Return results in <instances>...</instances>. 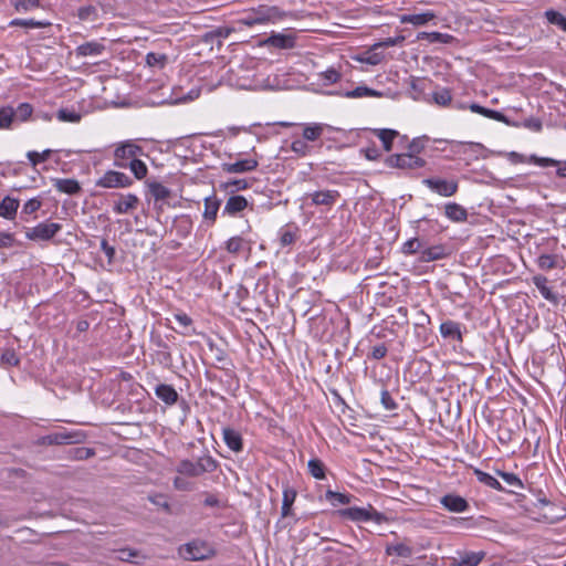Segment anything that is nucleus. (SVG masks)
Masks as SVG:
<instances>
[{
	"mask_svg": "<svg viewBox=\"0 0 566 566\" xmlns=\"http://www.w3.org/2000/svg\"><path fill=\"white\" fill-rule=\"evenodd\" d=\"M533 283L541 292L542 296L553 303H557V295L547 286V277L544 275L533 276Z\"/></svg>",
	"mask_w": 566,
	"mask_h": 566,
	"instance_id": "nucleus-22",
	"label": "nucleus"
},
{
	"mask_svg": "<svg viewBox=\"0 0 566 566\" xmlns=\"http://www.w3.org/2000/svg\"><path fill=\"white\" fill-rule=\"evenodd\" d=\"M248 187L249 182L245 179H234L232 181L223 182L220 185V188L226 192H235L247 189Z\"/></svg>",
	"mask_w": 566,
	"mask_h": 566,
	"instance_id": "nucleus-47",
	"label": "nucleus"
},
{
	"mask_svg": "<svg viewBox=\"0 0 566 566\" xmlns=\"http://www.w3.org/2000/svg\"><path fill=\"white\" fill-rule=\"evenodd\" d=\"M343 517L354 522H369L382 524L388 521L385 514L376 511L371 505L367 507H348L340 511Z\"/></svg>",
	"mask_w": 566,
	"mask_h": 566,
	"instance_id": "nucleus-3",
	"label": "nucleus"
},
{
	"mask_svg": "<svg viewBox=\"0 0 566 566\" xmlns=\"http://www.w3.org/2000/svg\"><path fill=\"white\" fill-rule=\"evenodd\" d=\"M197 463H198V469H199L200 475L206 472L211 473V472L216 471L218 468V461L209 454H206V455L199 458Z\"/></svg>",
	"mask_w": 566,
	"mask_h": 566,
	"instance_id": "nucleus-38",
	"label": "nucleus"
},
{
	"mask_svg": "<svg viewBox=\"0 0 566 566\" xmlns=\"http://www.w3.org/2000/svg\"><path fill=\"white\" fill-rule=\"evenodd\" d=\"M148 500H149L153 504H155V505H157V506L161 507L165 512H167V513H171V506H170V504H169V502H168V500H167L166 495L160 494V493H157V494H154V495H149V496H148Z\"/></svg>",
	"mask_w": 566,
	"mask_h": 566,
	"instance_id": "nucleus-54",
	"label": "nucleus"
},
{
	"mask_svg": "<svg viewBox=\"0 0 566 566\" xmlns=\"http://www.w3.org/2000/svg\"><path fill=\"white\" fill-rule=\"evenodd\" d=\"M269 42L280 49H291L294 46V39L291 35L285 34H272L269 38Z\"/></svg>",
	"mask_w": 566,
	"mask_h": 566,
	"instance_id": "nucleus-37",
	"label": "nucleus"
},
{
	"mask_svg": "<svg viewBox=\"0 0 566 566\" xmlns=\"http://www.w3.org/2000/svg\"><path fill=\"white\" fill-rule=\"evenodd\" d=\"M52 154L51 149H45L42 153H38L34 150L28 151L27 157L30 160L31 165L35 167L40 163L46 161Z\"/></svg>",
	"mask_w": 566,
	"mask_h": 566,
	"instance_id": "nucleus-48",
	"label": "nucleus"
},
{
	"mask_svg": "<svg viewBox=\"0 0 566 566\" xmlns=\"http://www.w3.org/2000/svg\"><path fill=\"white\" fill-rule=\"evenodd\" d=\"M422 243L418 238H412L406 241L402 245V253L405 254H415L421 253Z\"/></svg>",
	"mask_w": 566,
	"mask_h": 566,
	"instance_id": "nucleus-52",
	"label": "nucleus"
},
{
	"mask_svg": "<svg viewBox=\"0 0 566 566\" xmlns=\"http://www.w3.org/2000/svg\"><path fill=\"white\" fill-rule=\"evenodd\" d=\"M77 17L81 20H95L97 18V10L94 6H83L77 9Z\"/></svg>",
	"mask_w": 566,
	"mask_h": 566,
	"instance_id": "nucleus-55",
	"label": "nucleus"
},
{
	"mask_svg": "<svg viewBox=\"0 0 566 566\" xmlns=\"http://www.w3.org/2000/svg\"><path fill=\"white\" fill-rule=\"evenodd\" d=\"M132 184L133 180L129 176L115 170L106 171L96 182L98 187L103 188H125Z\"/></svg>",
	"mask_w": 566,
	"mask_h": 566,
	"instance_id": "nucleus-7",
	"label": "nucleus"
},
{
	"mask_svg": "<svg viewBox=\"0 0 566 566\" xmlns=\"http://www.w3.org/2000/svg\"><path fill=\"white\" fill-rule=\"evenodd\" d=\"M440 334L443 338L463 342L461 324L451 319H448L440 325Z\"/></svg>",
	"mask_w": 566,
	"mask_h": 566,
	"instance_id": "nucleus-13",
	"label": "nucleus"
},
{
	"mask_svg": "<svg viewBox=\"0 0 566 566\" xmlns=\"http://www.w3.org/2000/svg\"><path fill=\"white\" fill-rule=\"evenodd\" d=\"M73 452L76 460H87L95 454L93 449L85 447L75 448Z\"/></svg>",
	"mask_w": 566,
	"mask_h": 566,
	"instance_id": "nucleus-62",
	"label": "nucleus"
},
{
	"mask_svg": "<svg viewBox=\"0 0 566 566\" xmlns=\"http://www.w3.org/2000/svg\"><path fill=\"white\" fill-rule=\"evenodd\" d=\"M448 256L447 249L443 245H433L421 250L419 261L420 262H432L441 260Z\"/></svg>",
	"mask_w": 566,
	"mask_h": 566,
	"instance_id": "nucleus-19",
	"label": "nucleus"
},
{
	"mask_svg": "<svg viewBox=\"0 0 566 566\" xmlns=\"http://www.w3.org/2000/svg\"><path fill=\"white\" fill-rule=\"evenodd\" d=\"M418 39L428 40L430 43H449L452 36L440 32H421L418 34Z\"/></svg>",
	"mask_w": 566,
	"mask_h": 566,
	"instance_id": "nucleus-41",
	"label": "nucleus"
},
{
	"mask_svg": "<svg viewBox=\"0 0 566 566\" xmlns=\"http://www.w3.org/2000/svg\"><path fill=\"white\" fill-rule=\"evenodd\" d=\"M375 134L381 140V143L384 145V149L386 151H390L392 148V142H394L395 137L398 135V132H396L394 129L384 128V129L375 130Z\"/></svg>",
	"mask_w": 566,
	"mask_h": 566,
	"instance_id": "nucleus-35",
	"label": "nucleus"
},
{
	"mask_svg": "<svg viewBox=\"0 0 566 566\" xmlns=\"http://www.w3.org/2000/svg\"><path fill=\"white\" fill-rule=\"evenodd\" d=\"M484 556L483 552L480 553H465L459 560L454 559L451 566H478Z\"/></svg>",
	"mask_w": 566,
	"mask_h": 566,
	"instance_id": "nucleus-29",
	"label": "nucleus"
},
{
	"mask_svg": "<svg viewBox=\"0 0 566 566\" xmlns=\"http://www.w3.org/2000/svg\"><path fill=\"white\" fill-rule=\"evenodd\" d=\"M10 24L14 25V27L27 28V29H41V28L49 27L51 23L38 21L34 19H14L11 21Z\"/></svg>",
	"mask_w": 566,
	"mask_h": 566,
	"instance_id": "nucleus-42",
	"label": "nucleus"
},
{
	"mask_svg": "<svg viewBox=\"0 0 566 566\" xmlns=\"http://www.w3.org/2000/svg\"><path fill=\"white\" fill-rule=\"evenodd\" d=\"M422 184L443 197H451L457 193L459 185L457 180H447L440 178H426Z\"/></svg>",
	"mask_w": 566,
	"mask_h": 566,
	"instance_id": "nucleus-8",
	"label": "nucleus"
},
{
	"mask_svg": "<svg viewBox=\"0 0 566 566\" xmlns=\"http://www.w3.org/2000/svg\"><path fill=\"white\" fill-rule=\"evenodd\" d=\"M474 475L476 476L479 482L485 484L486 486H490L497 491L504 490L501 483L494 476L480 469H474Z\"/></svg>",
	"mask_w": 566,
	"mask_h": 566,
	"instance_id": "nucleus-33",
	"label": "nucleus"
},
{
	"mask_svg": "<svg viewBox=\"0 0 566 566\" xmlns=\"http://www.w3.org/2000/svg\"><path fill=\"white\" fill-rule=\"evenodd\" d=\"M180 556L186 560H206L216 555L214 549L206 542L192 541L179 548Z\"/></svg>",
	"mask_w": 566,
	"mask_h": 566,
	"instance_id": "nucleus-4",
	"label": "nucleus"
},
{
	"mask_svg": "<svg viewBox=\"0 0 566 566\" xmlns=\"http://www.w3.org/2000/svg\"><path fill=\"white\" fill-rule=\"evenodd\" d=\"M156 396L168 406L178 401L179 395L171 385L159 384L155 388Z\"/></svg>",
	"mask_w": 566,
	"mask_h": 566,
	"instance_id": "nucleus-17",
	"label": "nucleus"
},
{
	"mask_svg": "<svg viewBox=\"0 0 566 566\" xmlns=\"http://www.w3.org/2000/svg\"><path fill=\"white\" fill-rule=\"evenodd\" d=\"M19 364L20 358L14 349L7 348L3 350L0 356V366H18Z\"/></svg>",
	"mask_w": 566,
	"mask_h": 566,
	"instance_id": "nucleus-43",
	"label": "nucleus"
},
{
	"mask_svg": "<svg viewBox=\"0 0 566 566\" xmlns=\"http://www.w3.org/2000/svg\"><path fill=\"white\" fill-rule=\"evenodd\" d=\"M296 497V491L286 488L283 492V502H282V509H281V515L282 517H287L292 513V505Z\"/></svg>",
	"mask_w": 566,
	"mask_h": 566,
	"instance_id": "nucleus-31",
	"label": "nucleus"
},
{
	"mask_svg": "<svg viewBox=\"0 0 566 566\" xmlns=\"http://www.w3.org/2000/svg\"><path fill=\"white\" fill-rule=\"evenodd\" d=\"M440 503L446 510L453 513L465 512L470 506L464 497L454 493L443 495Z\"/></svg>",
	"mask_w": 566,
	"mask_h": 566,
	"instance_id": "nucleus-10",
	"label": "nucleus"
},
{
	"mask_svg": "<svg viewBox=\"0 0 566 566\" xmlns=\"http://www.w3.org/2000/svg\"><path fill=\"white\" fill-rule=\"evenodd\" d=\"M143 154V148L133 142L123 143L114 151L116 163H125L126 159L133 160Z\"/></svg>",
	"mask_w": 566,
	"mask_h": 566,
	"instance_id": "nucleus-9",
	"label": "nucleus"
},
{
	"mask_svg": "<svg viewBox=\"0 0 566 566\" xmlns=\"http://www.w3.org/2000/svg\"><path fill=\"white\" fill-rule=\"evenodd\" d=\"M248 207V200L243 196H231L223 208V213L234 216Z\"/></svg>",
	"mask_w": 566,
	"mask_h": 566,
	"instance_id": "nucleus-21",
	"label": "nucleus"
},
{
	"mask_svg": "<svg viewBox=\"0 0 566 566\" xmlns=\"http://www.w3.org/2000/svg\"><path fill=\"white\" fill-rule=\"evenodd\" d=\"M222 436L229 449L234 452H241L243 450V440L239 431L227 427L223 428Z\"/></svg>",
	"mask_w": 566,
	"mask_h": 566,
	"instance_id": "nucleus-16",
	"label": "nucleus"
},
{
	"mask_svg": "<svg viewBox=\"0 0 566 566\" xmlns=\"http://www.w3.org/2000/svg\"><path fill=\"white\" fill-rule=\"evenodd\" d=\"M115 165L120 167V168L129 167L132 172L134 174V176L137 179L145 178L147 172H148L146 164L144 161H142L140 159H137V158H134L133 160H130L129 164H127V163H115Z\"/></svg>",
	"mask_w": 566,
	"mask_h": 566,
	"instance_id": "nucleus-24",
	"label": "nucleus"
},
{
	"mask_svg": "<svg viewBox=\"0 0 566 566\" xmlns=\"http://www.w3.org/2000/svg\"><path fill=\"white\" fill-rule=\"evenodd\" d=\"M285 17L286 13L279 7L262 4L247 11L244 17H242L239 22L243 25L252 27L255 24L275 23L280 20H283Z\"/></svg>",
	"mask_w": 566,
	"mask_h": 566,
	"instance_id": "nucleus-1",
	"label": "nucleus"
},
{
	"mask_svg": "<svg viewBox=\"0 0 566 566\" xmlns=\"http://www.w3.org/2000/svg\"><path fill=\"white\" fill-rule=\"evenodd\" d=\"M380 401L385 409L387 410H395L397 408V403L395 402L394 398L391 397L390 392L386 389L381 391L380 395Z\"/></svg>",
	"mask_w": 566,
	"mask_h": 566,
	"instance_id": "nucleus-61",
	"label": "nucleus"
},
{
	"mask_svg": "<svg viewBox=\"0 0 566 566\" xmlns=\"http://www.w3.org/2000/svg\"><path fill=\"white\" fill-rule=\"evenodd\" d=\"M347 97L358 98L364 96H381L382 94L378 91L369 88L367 86H358L353 91H348L345 94Z\"/></svg>",
	"mask_w": 566,
	"mask_h": 566,
	"instance_id": "nucleus-45",
	"label": "nucleus"
},
{
	"mask_svg": "<svg viewBox=\"0 0 566 566\" xmlns=\"http://www.w3.org/2000/svg\"><path fill=\"white\" fill-rule=\"evenodd\" d=\"M258 165L255 159H242L235 163H224L221 165V169L228 174H242L254 170Z\"/></svg>",
	"mask_w": 566,
	"mask_h": 566,
	"instance_id": "nucleus-12",
	"label": "nucleus"
},
{
	"mask_svg": "<svg viewBox=\"0 0 566 566\" xmlns=\"http://www.w3.org/2000/svg\"><path fill=\"white\" fill-rule=\"evenodd\" d=\"M33 107L29 103H22L14 109V119L25 122L32 115Z\"/></svg>",
	"mask_w": 566,
	"mask_h": 566,
	"instance_id": "nucleus-49",
	"label": "nucleus"
},
{
	"mask_svg": "<svg viewBox=\"0 0 566 566\" xmlns=\"http://www.w3.org/2000/svg\"><path fill=\"white\" fill-rule=\"evenodd\" d=\"M105 46L98 42H86L76 48L77 56L99 55Z\"/></svg>",
	"mask_w": 566,
	"mask_h": 566,
	"instance_id": "nucleus-27",
	"label": "nucleus"
},
{
	"mask_svg": "<svg viewBox=\"0 0 566 566\" xmlns=\"http://www.w3.org/2000/svg\"><path fill=\"white\" fill-rule=\"evenodd\" d=\"M176 471L180 474H184V475H187V476H199L200 475V472H199V469H198V463L197 462H192L190 460H181L177 468H176Z\"/></svg>",
	"mask_w": 566,
	"mask_h": 566,
	"instance_id": "nucleus-34",
	"label": "nucleus"
},
{
	"mask_svg": "<svg viewBox=\"0 0 566 566\" xmlns=\"http://www.w3.org/2000/svg\"><path fill=\"white\" fill-rule=\"evenodd\" d=\"M544 15L551 24L557 25L566 32V17L553 9L545 11Z\"/></svg>",
	"mask_w": 566,
	"mask_h": 566,
	"instance_id": "nucleus-40",
	"label": "nucleus"
},
{
	"mask_svg": "<svg viewBox=\"0 0 566 566\" xmlns=\"http://www.w3.org/2000/svg\"><path fill=\"white\" fill-rule=\"evenodd\" d=\"M14 242V235L8 232H0V248H11Z\"/></svg>",
	"mask_w": 566,
	"mask_h": 566,
	"instance_id": "nucleus-64",
	"label": "nucleus"
},
{
	"mask_svg": "<svg viewBox=\"0 0 566 566\" xmlns=\"http://www.w3.org/2000/svg\"><path fill=\"white\" fill-rule=\"evenodd\" d=\"M167 57L164 54H158L150 52L146 55V62L149 66H156L159 65L163 67L165 65Z\"/></svg>",
	"mask_w": 566,
	"mask_h": 566,
	"instance_id": "nucleus-58",
	"label": "nucleus"
},
{
	"mask_svg": "<svg viewBox=\"0 0 566 566\" xmlns=\"http://www.w3.org/2000/svg\"><path fill=\"white\" fill-rule=\"evenodd\" d=\"M42 206V201L38 198H32L28 200L22 209V213L31 214L38 211Z\"/></svg>",
	"mask_w": 566,
	"mask_h": 566,
	"instance_id": "nucleus-60",
	"label": "nucleus"
},
{
	"mask_svg": "<svg viewBox=\"0 0 566 566\" xmlns=\"http://www.w3.org/2000/svg\"><path fill=\"white\" fill-rule=\"evenodd\" d=\"M433 101L440 106H447L451 103L452 96L448 88H442L432 94Z\"/></svg>",
	"mask_w": 566,
	"mask_h": 566,
	"instance_id": "nucleus-50",
	"label": "nucleus"
},
{
	"mask_svg": "<svg viewBox=\"0 0 566 566\" xmlns=\"http://www.w3.org/2000/svg\"><path fill=\"white\" fill-rule=\"evenodd\" d=\"M40 7V0H18L15 9L18 11H28Z\"/></svg>",
	"mask_w": 566,
	"mask_h": 566,
	"instance_id": "nucleus-59",
	"label": "nucleus"
},
{
	"mask_svg": "<svg viewBox=\"0 0 566 566\" xmlns=\"http://www.w3.org/2000/svg\"><path fill=\"white\" fill-rule=\"evenodd\" d=\"M497 474L507 485L514 489H523V483L516 474L503 471H497Z\"/></svg>",
	"mask_w": 566,
	"mask_h": 566,
	"instance_id": "nucleus-51",
	"label": "nucleus"
},
{
	"mask_svg": "<svg viewBox=\"0 0 566 566\" xmlns=\"http://www.w3.org/2000/svg\"><path fill=\"white\" fill-rule=\"evenodd\" d=\"M291 149L300 157H304L310 154L311 147L304 139H296L291 144Z\"/></svg>",
	"mask_w": 566,
	"mask_h": 566,
	"instance_id": "nucleus-53",
	"label": "nucleus"
},
{
	"mask_svg": "<svg viewBox=\"0 0 566 566\" xmlns=\"http://www.w3.org/2000/svg\"><path fill=\"white\" fill-rule=\"evenodd\" d=\"M324 132L323 124H308L303 128V139L306 142H315L317 140Z\"/></svg>",
	"mask_w": 566,
	"mask_h": 566,
	"instance_id": "nucleus-32",
	"label": "nucleus"
},
{
	"mask_svg": "<svg viewBox=\"0 0 566 566\" xmlns=\"http://www.w3.org/2000/svg\"><path fill=\"white\" fill-rule=\"evenodd\" d=\"M19 205L20 202L18 199L12 198L10 196L4 197L3 200L0 202V217L8 220L14 219Z\"/></svg>",
	"mask_w": 566,
	"mask_h": 566,
	"instance_id": "nucleus-18",
	"label": "nucleus"
},
{
	"mask_svg": "<svg viewBox=\"0 0 566 566\" xmlns=\"http://www.w3.org/2000/svg\"><path fill=\"white\" fill-rule=\"evenodd\" d=\"M53 186L57 191L70 196L78 195L82 191L80 182L71 178H55L53 179Z\"/></svg>",
	"mask_w": 566,
	"mask_h": 566,
	"instance_id": "nucleus-14",
	"label": "nucleus"
},
{
	"mask_svg": "<svg viewBox=\"0 0 566 566\" xmlns=\"http://www.w3.org/2000/svg\"><path fill=\"white\" fill-rule=\"evenodd\" d=\"M387 352H388V349H387L386 345L385 344H379V345L373 347V350L370 353V357L373 359L379 360V359L384 358L387 355Z\"/></svg>",
	"mask_w": 566,
	"mask_h": 566,
	"instance_id": "nucleus-63",
	"label": "nucleus"
},
{
	"mask_svg": "<svg viewBox=\"0 0 566 566\" xmlns=\"http://www.w3.org/2000/svg\"><path fill=\"white\" fill-rule=\"evenodd\" d=\"M85 440V434L82 431H67L62 429L59 431L51 432L46 436L40 437L36 440L39 446H64V444H77Z\"/></svg>",
	"mask_w": 566,
	"mask_h": 566,
	"instance_id": "nucleus-2",
	"label": "nucleus"
},
{
	"mask_svg": "<svg viewBox=\"0 0 566 566\" xmlns=\"http://www.w3.org/2000/svg\"><path fill=\"white\" fill-rule=\"evenodd\" d=\"M310 196L313 205L332 207L338 199L339 192L337 190H319Z\"/></svg>",
	"mask_w": 566,
	"mask_h": 566,
	"instance_id": "nucleus-15",
	"label": "nucleus"
},
{
	"mask_svg": "<svg viewBox=\"0 0 566 566\" xmlns=\"http://www.w3.org/2000/svg\"><path fill=\"white\" fill-rule=\"evenodd\" d=\"M243 239L241 237H232L226 243V249L229 253L237 254L241 251Z\"/></svg>",
	"mask_w": 566,
	"mask_h": 566,
	"instance_id": "nucleus-56",
	"label": "nucleus"
},
{
	"mask_svg": "<svg viewBox=\"0 0 566 566\" xmlns=\"http://www.w3.org/2000/svg\"><path fill=\"white\" fill-rule=\"evenodd\" d=\"M434 13L431 11L423 12V13H417V14H403L401 17L402 23H411L413 25H424L429 21L434 19Z\"/></svg>",
	"mask_w": 566,
	"mask_h": 566,
	"instance_id": "nucleus-26",
	"label": "nucleus"
},
{
	"mask_svg": "<svg viewBox=\"0 0 566 566\" xmlns=\"http://www.w3.org/2000/svg\"><path fill=\"white\" fill-rule=\"evenodd\" d=\"M62 226L55 222H41L33 228H29L25 232V237L32 241H49L51 240L60 230Z\"/></svg>",
	"mask_w": 566,
	"mask_h": 566,
	"instance_id": "nucleus-6",
	"label": "nucleus"
},
{
	"mask_svg": "<svg viewBox=\"0 0 566 566\" xmlns=\"http://www.w3.org/2000/svg\"><path fill=\"white\" fill-rule=\"evenodd\" d=\"M386 165L399 169H419L424 167L426 160L411 153L391 155L386 159Z\"/></svg>",
	"mask_w": 566,
	"mask_h": 566,
	"instance_id": "nucleus-5",
	"label": "nucleus"
},
{
	"mask_svg": "<svg viewBox=\"0 0 566 566\" xmlns=\"http://www.w3.org/2000/svg\"><path fill=\"white\" fill-rule=\"evenodd\" d=\"M536 262L541 270L548 271L557 268L558 256L556 254H542Z\"/></svg>",
	"mask_w": 566,
	"mask_h": 566,
	"instance_id": "nucleus-39",
	"label": "nucleus"
},
{
	"mask_svg": "<svg viewBox=\"0 0 566 566\" xmlns=\"http://www.w3.org/2000/svg\"><path fill=\"white\" fill-rule=\"evenodd\" d=\"M444 214L454 222H464L468 219L465 208L455 202H449L444 206Z\"/></svg>",
	"mask_w": 566,
	"mask_h": 566,
	"instance_id": "nucleus-20",
	"label": "nucleus"
},
{
	"mask_svg": "<svg viewBox=\"0 0 566 566\" xmlns=\"http://www.w3.org/2000/svg\"><path fill=\"white\" fill-rule=\"evenodd\" d=\"M147 186L156 202L166 200L171 196V190L158 181H150Z\"/></svg>",
	"mask_w": 566,
	"mask_h": 566,
	"instance_id": "nucleus-25",
	"label": "nucleus"
},
{
	"mask_svg": "<svg viewBox=\"0 0 566 566\" xmlns=\"http://www.w3.org/2000/svg\"><path fill=\"white\" fill-rule=\"evenodd\" d=\"M139 199L133 193L119 195L118 200L114 202L113 211L117 214L128 213L132 210L137 209Z\"/></svg>",
	"mask_w": 566,
	"mask_h": 566,
	"instance_id": "nucleus-11",
	"label": "nucleus"
},
{
	"mask_svg": "<svg viewBox=\"0 0 566 566\" xmlns=\"http://www.w3.org/2000/svg\"><path fill=\"white\" fill-rule=\"evenodd\" d=\"M220 203H221V201L217 197H214V196L207 197L205 199V212H203L205 219L213 222L217 218V213L220 208Z\"/></svg>",
	"mask_w": 566,
	"mask_h": 566,
	"instance_id": "nucleus-28",
	"label": "nucleus"
},
{
	"mask_svg": "<svg viewBox=\"0 0 566 566\" xmlns=\"http://www.w3.org/2000/svg\"><path fill=\"white\" fill-rule=\"evenodd\" d=\"M14 120V108L4 106L0 108V129L9 128Z\"/></svg>",
	"mask_w": 566,
	"mask_h": 566,
	"instance_id": "nucleus-46",
	"label": "nucleus"
},
{
	"mask_svg": "<svg viewBox=\"0 0 566 566\" xmlns=\"http://www.w3.org/2000/svg\"><path fill=\"white\" fill-rule=\"evenodd\" d=\"M326 499L331 501L333 504H348L349 496L339 492L328 490L326 492Z\"/></svg>",
	"mask_w": 566,
	"mask_h": 566,
	"instance_id": "nucleus-57",
	"label": "nucleus"
},
{
	"mask_svg": "<svg viewBox=\"0 0 566 566\" xmlns=\"http://www.w3.org/2000/svg\"><path fill=\"white\" fill-rule=\"evenodd\" d=\"M307 468H308V472L311 473V475L313 478H315L317 480L325 479L326 467L323 463V461H321L319 459H317V458L311 459L307 463Z\"/></svg>",
	"mask_w": 566,
	"mask_h": 566,
	"instance_id": "nucleus-36",
	"label": "nucleus"
},
{
	"mask_svg": "<svg viewBox=\"0 0 566 566\" xmlns=\"http://www.w3.org/2000/svg\"><path fill=\"white\" fill-rule=\"evenodd\" d=\"M386 554L387 555H396L402 558H410L413 554V548L405 543H394L386 546Z\"/></svg>",
	"mask_w": 566,
	"mask_h": 566,
	"instance_id": "nucleus-23",
	"label": "nucleus"
},
{
	"mask_svg": "<svg viewBox=\"0 0 566 566\" xmlns=\"http://www.w3.org/2000/svg\"><path fill=\"white\" fill-rule=\"evenodd\" d=\"M56 118L61 122L78 123L82 116L74 109L61 108L56 113Z\"/></svg>",
	"mask_w": 566,
	"mask_h": 566,
	"instance_id": "nucleus-44",
	"label": "nucleus"
},
{
	"mask_svg": "<svg viewBox=\"0 0 566 566\" xmlns=\"http://www.w3.org/2000/svg\"><path fill=\"white\" fill-rule=\"evenodd\" d=\"M470 109L473 112V113H478V114H481L488 118H491V119H495L497 122H504L506 123V117L504 114H502L501 112H497L495 109H490V108H485L479 104H471L470 105Z\"/></svg>",
	"mask_w": 566,
	"mask_h": 566,
	"instance_id": "nucleus-30",
	"label": "nucleus"
}]
</instances>
